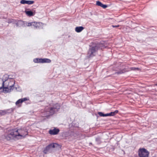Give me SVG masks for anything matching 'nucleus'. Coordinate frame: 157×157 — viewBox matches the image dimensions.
I'll use <instances>...</instances> for the list:
<instances>
[{"instance_id": "obj_1", "label": "nucleus", "mask_w": 157, "mask_h": 157, "mask_svg": "<svg viewBox=\"0 0 157 157\" xmlns=\"http://www.w3.org/2000/svg\"><path fill=\"white\" fill-rule=\"evenodd\" d=\"M105 48V45L102 43H98L95 46L90 48L88 52L89 57H92L95 56V53L99 49L102 50Z\"/></svg>"}, {"instance_id": "obj_2", "label": "nucleus", "mask_w": 157, "mask_h": 157, "mask_svg": "<svg viewBox=\"0 0 157 157\" xmlns=\"http://www.w3.org/2000/svg\"><path fill=\"white\" fill-rule=\"evenodd\" d=\"M17 139H19L25 138L28 135V132L26 129L25 128H21L18 129H15Z\"/></svg>"}, {"instance_id": "obj_3", "label": "nucleus", "mask_w": 157, "mask_h": 157, "mask_svg": "<svg viewBox=\"0 0 157 157\" xmlns=\"http://www.w3.org/2000/svg\"><path fill=\"white\" fill-rule=\"evenodd\" d=\"M60 107V105L59 104L56 103L54 104L52 106L47 110V112H48L49 113L50 115H53L56 112L58 111Z\"/></svg>"}, {"instance_id": "obj_4", "label": "nucleus", "mask_w": 157, "mask_h": 157, "mask_svg": "<svg viewBox=\"0 0 157 157\" xmlns=\"http://www.w3.org/2000/svg\"><path fill=\"white\" fill-rule=\"evenodd\" d=\"M15 133L14 129L9 131L5 134V139L8 140H10L13 139H17Z\"/></svg>"}, {"instance_id": "obj_5", "label": "nucleus", "mask_w": 157, "mask_h": 157, "mask_svg": "<svg viewBox=\"0 0 157 157\" xmlns=\"http://www.w3.org/2000/svg\"><path fill=\"white\" fill-rule=\"evenodd\" d=\"M149 152L144 148H140L138 150L139 157H148Z\"/></svg>"}, {"instance_id": "obj_6", "label": "nucleus", "mask_w": 157, "mask_h": 157, "mask_svg": "<svg viewBox=\"0 0 157 157\" xmlns=\"http://www.w3.org/2000/svg\"><path fill=\"white\" fill-rule=\"evenodd\" d=\"M59 146V145L56 143H53L50 144L44 148L43 150V152L45 154H47L51 148H54L55 147Z\"/></svg>"}, {"instance_id": "obj_7", "label": "nucleus", "mask_w": 157, "mask_h": 157, "mask_svg": "<svg viewBox=\"0 0 157 157\" xmlns=\"http://www.w3.org/2000/svg\"><path fill=\"white\" fill-rule=\"evenodd\" d=\"M33 61L36 63H50L51 61L50 59L47 58H35L33 59Z\"/></svg>"}, {"instance_id": "obj_8", "label": "nucleus", "mask_w": 157, "mask_h": 157, "mask_svg": "<svg viewBox=\"0 0 157 157\" xmlns=\"http://www.w3.org/2000/svg\"><path fill=\"white\" fill-rule=\"evenodd\" d=\"M10 82L8 85L7 93L12 91L14 88V85L15 83L14 80L13 78H10Z\"/></svg>"}, {"instance_id": "obj_9", "label": "nucleus", "mask_w": 157, "mask_h": 157, "mask_svg": "<svg viewBox=\"0 0 157 157\" xmlns=\"http://www.w3.org/2000/svg\"><path fill=\"white\" fill-rule=\"evenodd\" d=\"M10 82V78H7L6 79L3 80V91L5 93H7L8 89V85Z\"/></svg>"}, {"instance_id": "obj_10", "label": "nucleus", "mask_w": 157, "mask_h": 157, "mask_svg": "<svg viewBox=\"0 0 157 157\" xmlns=\"http://www.w3.org/2000/svg\"><path fill=\"white\" fill-rule=\"evenodd\" d=\"M59 131V130L58 128H54L53 129L49 130L48 131V132L50 135H56L58 134Z\"/></svg>"}, {"instance_id": "obj_11", "label": "nucleus", "mask_w": 157, "mask_h": 157, "mask_svg": "<svg viewBox=\"0 0 157 157\" xmlns=\"http://www.w3.org/2000/svg\"><path fill=\"white\" fill-rule=\"evenodd\" d=\"M28 100H29V99L27 98H21L18 100L16 102L15 104L17 105L20 107L21 106V105H20V104L22 103L24 101H27Z\"/></svg>"}, {"instance_id": "obj_12", "label": "nucleus", "mask_w": 157, "mask_h": 157, "mask_svg": "<svg viewBox=\"0 0 157 157\" xmlns=\"http://www.w3.org/2000/svg\"><path fill=\"white\" fill-rule=\"evenodd\" d=\"M33 25L32 27L35 29H39L40 28L42 23L39 22H33Z\"/></svg>"}, {"instance_id": "obj_13", "label": "nucleus", "mask_w": 157, "mask_h": 157, "mask_svg": "<svg viewBox=\"0 0 157 157\" xmlns=\"http://www.w3.org/2000/svg\"><path fill=\"white\" fill-rule=\"evenodd\" d=\"M34 2L33 1H26L25 0H21L20 1V3L23 4H27L28 5H31L33 4Z\"/></svg>"}, {"instance_id": "obj_14", "label": "nucleus", "mask_w": 157, "mask_h": 157, "mask_svg": "<svg viewBox=\"0 0 157 157\" xmlns=\"http://www.w3.org/2000/svg\"><path fill=\"white\" fill-rule=\"evenodd\" d=\"M25 12L29 17L33 16L35 14V12H33L31 11H25Z\"/></svg>"}, {"instance_id": "obj_15", "label": "nucleus", "mask_w": 157, "mask_h": 157, "mask_svg": "<svg viewBox=\"0 0 157 157\" xmlns=\"http://www.w3.org/2000/svg\"><path fill=\"white\" fill-rule=\"evenodd\" d=\"M118 112V110H116L114 112H111L110 113L106 114V117L114 116L116 115Z\"/></svg>"}, {"instance_id": "obj_16", "label": "nucleus", "mask_w": 157, "mask_h": 157, "mask_svg": "<svg viewBox=\"0 0 157 157\" xmlns=\"http://www.w3.org/2000/svg\"><path fill=\"white\" fill-rule=\"evenodd\" d=\"M96 5L104 9L106 8L107 7V5L102 4L101 2L98 1L96 2Z\"/></svg>"}, {"instance_id": "obj_17", "label": "nucleus", "mask_w": 157, "mask_h": 157, "mask_svg": "<svg viewBox=\"0 0 157 157\" xmlns=\"http://www.w3.org/2000/svg\"><path fill=\"white\" fill-rule=\"evenodd\" d=\"M84 29V27L82 26L77 27L75 28V31L77 33H80Z\"/></svg>"}, {"instance_id": "obj_18", "label": "nucleus", "mask_w": 157, "mask_h": 157, "mask_svg": "<svg viewBox=\"0 0 157 157\" xmlns=\"http://www.w3.org/2000/svg\"><path fill=\"white\" fill-rule=\"evenodd\" d=\"M3 88V79L0 78V90Z\"/></svg>"}, {"instance_id": "obj_19", "label": "nucleus", "mask_w": 157, "mask_h": 157, "mask_svg": "<svg viewBox=\"0 0 157 157\" xmlns=\"http://www.w3.org/2000/svg\"><path fill=\"white\" fill-rule=\"evenodd\" d=\"M7 113L6 112L5 110H0V115H4L6 114Z\"/></svg>"}, {"instance_id": "obj_20", "label": "nucleus", "mask_w": 157, "mask_h": 157, "mask_svg": "<svg viewBox=\"0 0 157 157\" xmlns=\"http://www.w3.org/2000/svg\"><path fill=\"white\" fill-rule=\"evenodd\" d=\"M98 114L100 116L106 117V114H104L102 112H99L98 113Z\"/></svg>"}, {"instance_id": "obj_21", "label": "nucleus", "mask_w": 157, "mask_h": 157, "mask_svg": "<svg viewBox=\"0 0 157 157\" xmlns=\"http://www.w3.org/2000/svg\"><path fill=\"white\" fill-rule=\"evenodd\" d=\"M130 69L131 70H139V69L138 68L136 67H131L130 68Z\"/></svg>"}, {"instance_id": "obj_22", "label": "nucleus", "mask_w": 157, "mask_h": 157, "mask_svg": "<svg viewBox=\"0 0 157 157\" xmlns=\"http://www.w3.org/2000/svg\"><path fill=\"white\" fill-rule=\"evenodd\" d=\"M33 24H34V23H33V22H29L27 24V26H32V27L33 25Z\"/></svg>"}, {"instance_id": "obj_23", "label": "nucleus", "mask_w": 157, "mask_h": 157, "mask_svg": "<svg viewBox=\"0 0 157 157\" xmlns=\"http://www.w3.org/2000/svg\"><path fill=\"white\" fill-rule=\"evenodd\" d=\"M112 26L113 28H115V27H118L120 26V25H112Z\"/></svg>"}, {"instance_id": "obj_24", "label": "nucleus", "mask_w": 157, "mask_h": 157, "mask_svg": "<svg viewBox=\"0 0 157 157\" xmlns=\"http://www.w3.org/2000/svg\"><path fill=\"white\" fill-rule=\"evenodd\" d=\"M118 73H119V72H118Z\"/></svg>"}]
</instances>
